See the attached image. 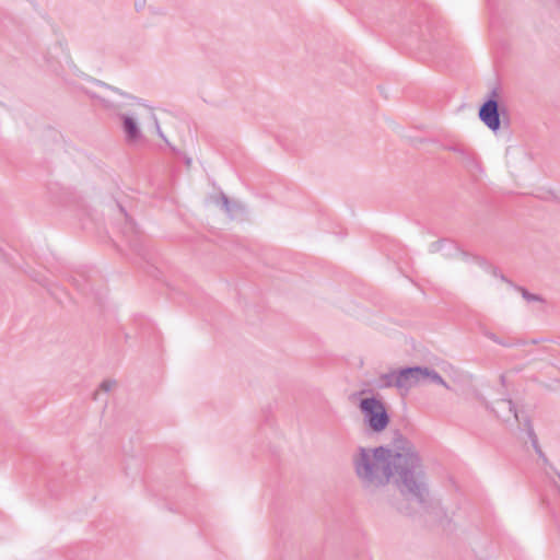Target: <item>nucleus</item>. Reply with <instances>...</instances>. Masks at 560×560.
<instances>
[{
  "instance_id": "nucleus-1",
  "label": "nucleus",
  "mask_w": 560,
  "mask_h": 560,
  "mask_svg": "<svg viewBox=\"0 0 560 560\" xmlns=\"http://www.w3.org/2000/svg\"><path fill=\"white\" fill-rule=\"evenodd\" d=\"M352 465L362 488L368 492H375L394 478L407 500L421 506L429 501L430 493L421 460L408 441H404L396 450L384 446L360 447L352 456Z\"/></svg>"
},
{
  "instance_id": "nucleus-2",
  "label": "nucleus",
  "mask_w": 560,
  "mask_h": 560,
  "mask_svg": "<svg viewBox=\"0 0 560 560\" xmlns=\"http://www.w3.org/2000/svg\"><path fill=\"white\" fill-rule=\"evenodd\" d=\"M103 88L104 94L101 96V100L106 103L107 107H120V104H118L110 94H118L128 100V102L125 103V105L128 106V109L119 114L125 139L128 143H136L142 139L141 127L153 128L156 133L163 138L159 120L151 106L143 103L141 100L121 93L109 85L104 84Z\"/></svg>"
},
{
  "instance_id": "nucleus-3",
  "label": "nucleus",
  "mask_w": 560,
  "mask_h": 560,
  "mask_svg": "<svg viewBox=\"0 0 560 560\" xmlns=\"http://www.w3.org/2000/svg\"><path fill=\"white\" fill-rule=\"evenodd\" d=\"M360 410L365 424L374 432H382L389 423V417L384 404L375 397L363 398Z\"/></svg>"
},
{
  "instance_id": "nucleus-4",
  "label": "nucleus",
  "mask_w": 560,
  "mask_h": 560,
  "mask_svg": "<svg viewBox=\"0 0 560 560\" xmlns=\"http://www.w3.org/2000/svg\"><path fill=\"white\" fill-rule=\"evenodd\" d=\"M399 393L407 395L410 389L423 384L422 366L399 369Z\"/></svg>"
},
{
  "instance_id": "nucleus-5",
  "label": "nucleus",
  "mask_w": 560,
  "mask_h": 560,
  "mask_svg": "<svg viewBox=\"0 0 560 560\" xmlns=\"http://www.w3.org/2000/svg\"><path fill=\"white\" fill-rule=\"evenodd\" d=\"M481 121L491 130L500 128L499 105L495 100H488L479 109Z\"/></svg>"
},
{
  "instance_id": "nucleus-6",
  "label": "nucleus",
  "mask_w": 560,
  "mask_h": 560,
  "mask_svg": "<svg viewBox=\"0 0 560 560\" xmlns=\"http://www.w3.org/2000/svg\"><path fill=\"white\" fill-rule=\"evenodd\" d=\"M527 435L532 442V445L536 452V454L539 456V458L541 459V463L542 465L546 467V468H549L553 474L555 476L557 477L558 481L553 480V483H555V487L557 488L559 494H560V471H558L549 462V459L547 458V456L545 455V453L542 452V450L540 448L539 444H538V439L534 432V429L528 425L527 428Z\"/></svg>"
},
{
  "instance_id": "nucleus-7",
  "label": "nucleus",
  "mask_w": 560,
  "mask_h": 560,
  "mask_svg": "<svg viewBox=\"0 0 560 560\" xmlns=\"http://www.w3.org/2000/svg\"><path fill=\"white\" fill-rule=\"evenodd\" d=\"M493 412L504 422H510L512 419L518 421V415L515 407L510 399H500L495 401Z\"/></svg>"
},
{
  "instance_id": "nucleus-8",
  "label": "nucleus",
  "mask_w": 560,
  "mask_h": 560,
  "mask_svg": "<svg viewBox=\"0 0 560 560\" xmlns=\"http://www.w3.org/2000/svg\"><path fill=\"white\" fill-rule=\"evenodd\" d=\"M422 377H423V384L427 382L434 383V384L441 385V386L450 389L448 384L433 369H430L428 366H422Z\"/></svg>"
},
{
  "instance_id": "nucleus-9",
  "label": "nucleus",
  "mask_w": 560,
  "mask_h": 560,
  "mask_svg": "<svg viewBox=\"0 0 560 560\" xmlns=\"http://www.w3.org/2000/svg\"><path fill=\"white\" fill-rule=\"evenodd\" d=\"M399 370H394L381 375L380 387H395L399 390Z\"/></svg>"
},
{
  "instance_id": "nucleus-10",
  "label": "nucleus",
  "mask_w": 560,
  "mask_h": 560,
  "mask_svg": "<svg viewBox=\"0 0 560 560\" xmlns=\"http://www.w3.org/2000/svg\"><path fill=\"white\" fill-rule=\"evenodd\" d=\"M219 202L221 205V208L231 217L235 213L236 210H240L242 208L240 205L231 203V201L224 194L220 195Z\"/></svg>"
},
{
  "instance_id": "nucleus-11",
  "label": "nucleus",
  "mask_w": 560,
  "mask_h": 560,
  "mask_svg": "<svg viewBox=\"0 0 560 560\" xmlns=\"http://www.w3.org/2000/svg\"><path fill=\"white\" fill-rule=\"evenodd\" d=\"M521 292L523 298L528 302L540 301V298L538 295L532 294L527 292L525 289H521Z\"/></svg>"
},
{
  "instance_id": "nucleus-12",
  "label": "nucleus",
  "mask_w": 560,
  "mask_h": 560,
  "mask_svg": "<svg viewBox=\"0 0 560 560\" xmlns=\"http://www.w3.org/2000/svg\"><path fill=\"white\" fill-rule=\"evenodd\" d=\"M116 385V382L114 381H104L100 388L104 392H109L114 386Z\"/></svg>"
},
{
  "instance_id": "nucleus-13",
  "label": "nucleus",
  "mask_w": 560,
  "mask_h": 560,
  "mask_svg": "<svg viewBox=\"0 0 560 560\" xmlns=\"http://www.w3.org/2000/svg\"><path fill=\"white\" fill-rule=\"evenodd\" d=\"M452 150H454L455 152L462 153V154H464L466 152V149L462 148V147H454Z\"/></svg>"
},
{
  "instance_id": "nucleus-14",
  "label": "nucleus",
  "mask_w": 560,
  "mask_h": 560,
  "mask_svg": "<svg viewBox=\"0 0 560 560\" xmlns=\"http://www.w3.org/2000/svg\"><path fill=\"white\" fill-rule=\"evenodd\" d=\"M546 475L548 476L549 479H551V476L549 475V471L546 470Z\"/></svg>"
}]
</instances>
